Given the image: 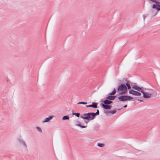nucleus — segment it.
Segmentation results:
<instances>
[{
    "label": "nucleus",
    "mask_w": 160,
    "mask_h": 160,
    "mask_svg": "<svg viewBox=\"0 0 160 160\" xmlns=\"http://www.w3.org/2000/svg\"><path fill=\"white\" fill-rule=\"evenodd\" d=\"M112 101H111V102H110L111 103H112Z\"/></svg>",
    "instance_id": "bb28decb"
},
{
    "label": "nucleus",
    "mask_w": 160,
    "mask_h": 160,
    "mask_svg": "<svg viewBox=\"0 0 160 160\" xmlns=\"http://www.w3.org/2000/svg\"><path fill=\"white\" fill-rule=\"evenodd\" d=\"M132 88L129 91L130 94L136 96H140L142 93L143 98L147 99L152 97L154 91V90L152 89L139 87L136 85H133Z\"/></svg>",
    "instance_id": "f257e3e1"
},
{
    "label": "nucleus",
    "mask_w": 160,
    "mask_h": 160,
    "mask_svg": "<svg viewBox=\"0 0 160 160\" xmlns=\"http://www.w3.org/2000/svg\"><path fill=\"white\" fill-rule=\"evenodd\" d=\"M125 85L127 86V89H130L131 88L130 83L129 82H127L126 83Z\"/></svg>",
    "instance_id": "9b49d317"
},
{
    "label": "nucleus",
    "mask_w": 160,
    "mask_h": 160,
    "mask_svg": "<svg viewBox=\"0 0 160 160\" xmlns=\"http://www.w3.org/2000/svg\"><path fill=\"white\" fill-rule=\"evenodd\" d=\"M94 117H95L96 115H98L99 114V111L98 110H97V112L96 113H94Z\"/></svg>",
    "instance_id": "dca6fc26"
},
{
    "label": "nucleus",
    "mask_w": 160,
    "mask_h": 160,
    "mask_svg": "<svg viewBox=\"0 0 160 160\" xmlns=\"http://www.w3.org/2000/svg\"><path fill=\"white\" fill-rule=\"evenodd\" d=\"M118 99L120 101L125 102L127 101H132L133 99V98L128 95H122L119 97Z\"/></svg>",
    "instance_id": "7ed1b4c3"
},
{
    "label": "nucleus",
    "mask_w": 160,
    "mask_h": 160,
    "mask_svg": "<svg viewBox=\"0 0 160 160\" xmlns=\"http://www.w3.org/2000/svg\"><path fill=\"white\" fill-rule=\"evenodd\" d=\"M87 103L85 102H79L78 103V104H87Z\"/></svg>",
    "instance_id": "f3484780"
},
{
    "label": "nucleus",
    "mask_w": 160,
    "mask_h": 160,
    "mask_svg": "<svg viewBox=\"0 0 160 160\" xmlns=\"http://www.w3.org/2000/svg\"><path fill=\"white\" fill-rule=\"evenodd\" d=\"M117 92L120 95L125 94L127 92V87L125 85L121 84L118 86Z\"/></svg>",
    "instance_id": "f03ea898"
},
{
    "label": "nucleus",
    "mask_w": 160,
    "mask_h": 160,
    "mask_svg": "<svg viewBox=\"0 0 160 160\" xmlns=\"http://www.w3.org/2000/svg\"><path fill=\"white\" fill-rule=\"evenodd\" d=\"M87 116H88V113L81 115L80 116V117L82 119H86V118H85L86 117H87Z\"/></svg>",
    "instance_id": "9d476101"
},
{
    "label": "nucleus",
    "mask_w": 160,
    "mask_h": 160,
    "mask_svg": "<svg viewBox=\"0 0 160 160\" xmlns=\"http://www.w3.org/2000/svg\"><path fill=\"white\" fill-rule=\"evenodd\" d=\"M127 105H126L124 106L123 107H124V108H126V107H127Z\"/></svg>",
    "instance_id": "5701e85b"
},
{
    "label": "nucleus",
    "mask_w": 160,
    "mask_h": 160,
    "mask_svg": "<svg viewBox=\"0 0 160 160\" xmlns=\"http://www.w3.org/2000/svg\"><path fill=\"white\" fill-rule=\"evenodd\" d=\"M54 117V115H51L49 116L48 118H46L45 119H43L42 121V122L43 123L48 122H49Z\"/></svg>",
    "instance_id": "423d86ee"
},
{
    "label": "nucleus",
    "mask_w": 160,
    "mask_h": 160,
    "mask_svg": "<svg viewBox=\"0 0 160 160\" xmlns=\"http://www.w3.org/2000/svg\"><path fill=\"white\" fill-rule=\"evenodd\" d=\"M155 92V93H156V92H155L154 91L153 92Z\"/></svg>",
    "instance_id": "393cba45"
},
{
    "label": "nucleus",
    "mask_w": 160,
    "mask_h": 160,
    "mask_svg": "<svg viewBox=\"0 0 160 160\" xmlns=\"http://www.w3.org/2000/svg\"><path fill=\"white\" fill-rule=\"evenodd\" d=\"M104 112H105V113H108V112H106V111H104Z\"/></svg>",
    "instance_id": "b1692460"
},
{
    "label": "nucleus",
    "mask_w": 160,
    "mask_h": 160,
    "mask_svg": "<svg viewBox=\"0 0 160 160\" xmlns=\"http://www.w3.org/2000/svg\"><path fill=\"white\" fill-rule=\"evenodd\" d=\"M155 92V93H156V92H155L154 91L153 92Z\"/></svg>",
    "instance_id": "a878e982"
},
{
    "label": "nucleus",
    "mask_w": 160,
    "mask_h": 160,
    "mask_svg": "<svg viewBox=\"0 0 160 160\" xmlns=\"http://www.w3.org/2000/svg\"><path fill=\"white\" fill-rule=\"evenodd\" d=\"M116 111L117 110H116L111 111V113L112 114H114L116 113Z\"/></svg>",
    "instance_id": "6ab92c4d"
},
{
    "label": "nucleus",
    "mask_w": 160,
    "mask_h": 160,
    "mask_svg": "<svg viewBox=\"0 0 160 160\" xmlns=\"http://www.w3.org/2000/svg\"><path fill=\"white\" fill-rule=\"evenodd\" d=\"M116 93V90L115 89H114L113 91L112 92H111V95H114Z\"/></svg>",
    "instance_id": "aec40b11"
},
{
    "label": "nucleus",
    "mask_w": 160,
    "mask_h": 160,
    "mask_svg": "<svg viewBox=\"0 0 160 160\" xmlns=\"http://www.w3.org/2000/svg\"><path fill=\"white\" fill-rule=\"evenodd\" d=\"M97 146L99 147L102 148L105 146L104 144L103 143H97Z\"/></svg>",
    "instance_id": "ddd939ff"
},
{
    "label": "nucleus",
    "mask_w": 160,
    "mask_h": 160,
    "mask_svg": "<svg viewBox=\"0 0 160 160\" xmlns=\"http://www.w3.org/2000/svg\"><path fill=\"white\" fill-rule=\"evenodd\" d=\"M102 106L104 109H110V106L108 105L104 104H102Z\"/></svg>",
    "instance_id": "1a4fd4ad"
},
{
    "label": "nucleus",
    "mask_w": 160,
    "mask_h": 160,
    "mask_svg": "<svg viewBox=\"0 0 160 160\" xmlns=\"http://www.w3.org/2000/svg\"><path fill=\"white\" fill-rule=\"evenodd\" d=\"M76 125L77 126H79V127H81V128H86L87 127V126H83V125H81L80 124H77Z\"/></svg>",
    "instance_id": "4468645a"
},
{
    "label": "nucleus",
    "mask_w": 160,
    "mask_h": 160,
    "mask_svg": "<svg viewBox=\"0 0 160 160\" xmlns=\"http://www.w3.org/2000/svg\"><path fill=\"white\" fill-rule=\"evenodd\" d=\"M73 115H75L77 117H79L80 116V114L79 113H74L72 114Z\"/></svg>",
    "instance_id": "2eb2a0df"
},
{
    "label": "nucleus",
    "mask_w": 160,
    "mask_h": 160,
    "mask_svg": "<svg viewBox=\"0 0 160 160\" xmlns=\"http://www.w3.org/2000/svg\"><path fill=\"white\" fill-rule=\"evenodd\" d=\"M116 97V96H111V100H114Z\"/></svg>",
    "instance_id": "412c9836"
},
{
    "label": "nucleus",
    "mask_w": 160,
    "mask_h": 160,
    "mask_svg": "<svg viewBox=\"0 0 160 160\" xmlns=\"http://www.w3.org/2000/svg\"><path fill=\"white\" fill-rule=\"evenodd\" d=\"M137 100H138V101H140V102H143V101L142 100H139V99H137Z\"/></svg>",
    "instance_id": "4be33fe9"
},
{
    "label": "nucleus",
    "mask_w": 160,
    "mask_h": 160,
    "mask_svg": "<svg viewBox=\"0 0 160 160\" xmlns=\"http://www.w3.org/2000/svg\"><path fill=\"white\" fill-rule=\"evenodd\" d=\"M98 103L95 102H93L92 105H86L87 108L92 107L93 108H97L98 107Z\"/></svg>",
    "instance_id": "0eeeda50"
},
{
    "label": "nucleus",
    "mask_w": 160,
    "mask_h": 160,
    "mask_svg": "<svg viewBox=\"0 0 160 160\" xmlns=\"http://www.w3.org/2000/svg\"><path fill=\"white\" fill-rule=\"evenodd\" d=\"M36 128H37V129L38 130V131L40 132H42V130L40 127H37Z\"/></svg>",
    "instance_id": "a211bd4d"
},
{
    "label": "nucleus",
    "mask_w": 160,
    "mask_h": 160,
    "mask_svg": "<svg viewBox=\"0 0 160 160\" xmlns=\"http://www.w3.org/2000/svg\"><path fill=\"white\" fill-rule=\"evenodd\" d=\"M69 117L68 115H66L62 117V119L63 120H68L69 119Z\"/></svg>",
    "instance_id": "f8f14e48"
},
{
    "label": "nucleus",
    "mask_w": 160,
    "mask_h": 160,
    "mask_svg": "<svg viewBox=\"0 0 160 160\" xmlns=\"http://www.w3.org/2000/svg\"><path fill=\"white\" fill-rule=\"evenodd\" d=\"M17 141L22 146L23 148L26 150L27 149V146L24 140L21 137L17 138Z\"/></svg>",
    "instance_id": "20e7f679"
},
{
    "label": "nucleus",
    "mask_w": 160,
    "mask_h": 160,
    "mask_svg": "<svg viewBox=\"0 0 160 160\" xmlns=\"http://www.w3.org/2000/svg\"><path fill=\"white\" fill-rule=\"evenodd\" d=\"M106 98L107 99L103 101L104 104L109 105L110 104V95L107 97Z\"/></svg>",
    "instance_id": "6e6552de"
},
{
    "label": "nucleus",
    "mask_w": 160,
    "mask_h": 160,
    "mask_svg": "<svg viewBox=\"0 0 160 160\" xmlns=\"http://www.w3.org/2000/svg\"><path fill=\"white\" fill-rule=\"evenodd\" d=\"M94 113L93 112H89L88 113V116L86 117V120L88 121L92 120L95 118L94 117Z\"/></svg>",
    "instance_id": "39448f33"
}]
</instances>
